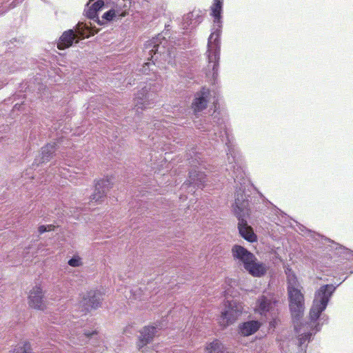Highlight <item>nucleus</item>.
<instances>
[{"instance_id": "9d476101", "label": "nucleus", "mask_w": 353, "mask_h": 353, "mask_svg": "<svg viewBox=\"0 0 353 353\" xmlns=\"http://www.w3.org/2000/svg\"><path fill=\"white\" fill-rule=\"evenodd\" d=\"M157 89L154 85H145L135 94L134 108L132 110L139 114L142 110L150 108L157 101Z\"/></svg>"}, {"instance_id": "423d86ee", "label": "nucleus", "mask_w": 353, "mask_h": 353, "mask_svg": "<svg viewBox=\"0 0 353 353\" xmlns=\"http://www.w3.org/2000/svg\"><path fill=\"white\" fill-rule=\"evenodd\" d=\"M187 159L192 169L189 171V178L186 184L202 188L206 181V174L201 171V168L207 169L205 163L203 161V155L197 148H193L187 154Z\"/></svg>"}, {"instance_id": "6ab92c4d", "label": "nucleus", "mask_w": 353, "mask_h": 353, "mask_svg": "<svg viewBox=\"0 0 353 353\" xmlns=\"http://www.w3.org/2000/svg\"><path fill=\"white\" fill-rule=\"evenodd\" d=\"M261 326V323L257 320L247 321L239 324V332L244 336H248L256 332Z\"/></svg>"}, {"instance_id": "4468645a", "label": "nucleus", "mask_w": 353, "mask_h": 353, "mask_svg": "<svg viewBox=\"0 0 353 353\" xmlns=\"http://www.w3.org/2000/svg\"><path fill=\"white\" fill-rule=\"evenodd\" d=\"M277 303L278 301L272 296L261 295L256 301V312L262 316H265L268 313L274 314V311Z\"/></svg>"}, {"instance_id": "dca6fc26", "label": "nucleus", "mask_w": 353, "mask_h": 353, "mask_svg": "<svg viewBox=\"0 0 353 353\" xmlns=\"http://www.w3.org/2000/svg\"><path fill=\"white\" fill-rule=\"evenodd\" d=\"M231 251L234 259L242 263L243 268L251 262L252 259H256L255 255L242 245L235 244Z\"/></svg>"}, {"instance_id": "a878e982", "label": "nucleus", "mask_w": 353, "mask_h": 353, "mask_svg": "<svg viewBox=\"0 0 353 353\" xmlns=\"http://www.w3.org/2000/svg\"><path fill=\"white\" fill-rule=\"evenodd\" d=\"M206 350L208 353H224V347L220 341L216 339L208 344Z\"/></svg>"}, {"instance_id": "9b49d317", "label": "nucleus", "mask_w": 353, "mask_h": 353, "mask_svg": "<svg viewBox=\"0 0 353 353\" xmlns=\"http://www.w3.org/2000/svg\"><path fill=\"white\" fill-rule=\"evenodd\" d=\"M242 303L236 300H226L221 312V319L225 326L233 323L243 312Z\"/></svg>"}, {"instance_id": "2eb2a0df", "label": "nucleus", "mask_w": 353, "mask_h": 353, "mask_svg": "<svg viewBox=\"0 0 353 353\" xmlns=\"http://www.w3.org/2000/svg\"><path fill=\"white\" fill-rule=\"evenodd\" d=\"M103 300V294L99 290H90L81 301V305L84 307L85 311H90L92 309H97L100 307Z\"/></svg>"}, {"instance_id": "f3484780", "label": "nucleus", "mask_w": 353, "mask_h": 353, "mask_svg": "<svg viewBox=\"0 0 353 353\" xmlns=\"http://www.w3.org/2000/svg\"><path fill=\"white\" fill-rule=\"evenodd\" d=\"M203 21L201 11L194 10L183 17L181 27L183 30H192L197 26Z\"/></svg>"}, {"instance_id": "b1692460", "label": "nucleus", "mask_w": 353, "mask_h": 353, "mask_svg": "<svg viewBox=\"0 0 353 353\" xmlns=\"http://www.w3.org/2000/svg\"><path fill=\"white\" fill-rule=\"evenodd\" d=\"M285 274L287 275V291L301 288L295 274L291 269L287 268Z\"/></svg>"}, {"instance_id": "cd10ccee", "label": "nucleus", "mask_w": 353, "mask_h": 353, "mask_svg": "<svg viewBox=\"0 0 353 353\" xmlns=\"http://www.w3.org/2000/svg\"><path fill=\"white\" fill-rule=\"evenodd\" d=\"M97 332L96 330L90 332L88 330H84L83 333L81 336V338H82V339H79L81 344L83 345V343H87L88 341L92 340L94 338L97 336Z\"/></svg>"}, {"instance_id": "39448f33", "label": "nucleus", "mask_w": 353, "mask_h": 353, "mask_svg": "<svg viewBox=\"0 0 353 353\" xmlns=\"http://www.w3.org/2000/svg\"><path fill=\"white\" fill-rule=\"evenodd\" d=\"M144 52L149 56L148 57L149 61L145 63L141 69L142 72L145 74L154 70V68H150V66H154L155 61L159 59L160 61L170 63L175 57L173 48H170L169 41L161 34L145 43Z\"/></svg>"}, {"instance_id": "a211bd4d", "label": "nucleus", "mask_w": 353, "mask_h": 353, "mask_svg": "<svg viewBox=\"0 0 353 353\" xmlns=\"http://www.w3.org/2000/svg\"><path fill=\"white\" fill-rule=\"evenodd\" d=\"M244 268L250 274L255 277H261L264 276L268 270L266 265L262 262H259L257 259H252Z\"/></svg>"}, {"instance_id": "ea45409f", "label": "nucleus", "mask_w": 353, "mask_h": 353, "mask_svg": "<svg viewBox=\"0 0 353 353\" xmlns=\"http://www.w3.org/2000/svg\"><path fill=\"white\" fill-rule=\"evenodd\" d=\"M157 329H158V328L157 327ZM159 329H162V327H160V328H159Z\"/></svg>"}, {"instance_id": "2f4dec72", "label": "nucleus", "mask_w": 353, "mask_h": 353, "mask_svg": "<svg viewBox=\"0 0 353 353\" xmlns=\"http://www.w3.org/2000/svg\"><path fill=\"white\" fill-rule=\"evenodd\" d=\"M298 227H299V230H300L301 232H308V233H310V234H312V233H313L311 230H308L307 228H306L304 225H301V224H299V225H298Z\"/></svg>"}, {"instance_id": "393cba45", "label": "nucleus", "mask_w": 353, "mask_h": 353, "mask_svg": "<svg viewBox=\"0 0 353 353\" xmlns=\"http://www.w3.org/2000/svg\"><path fill=\"white\" fill-rule=\"evenodd\" d=\"M103 6L104 1L103 0H97L87 11V17L89 19H94L97 17V12L99 11Z\"/></svg>"}, {"instance_id": "4c0bfd02", "label": "nucleus", "mask_w": 353, "mask_h": 353, "mask_svg": "<svg viewBox=\"0 0 353 353\" xmlns=\"http://www.w3.org/2000/svg\"><path fill=\"white\" fill-rule=\"evenodd\" d=\"M117 134H113L112 135V139H111L110 137H108V139H110V140H113L114 139H117Z\"/></svg>"}, {"instance_id": "f704fd0d", "label": "nucleus", "mask_w": 353, "mask_h": 353, "mask_svg": "<svg viewBox=\"0 0 353 353\" xmlns=\"http://www.w3.org/2000/svg\"><path fill=\"white\" fill-rule=\"evenodd\" d=\"M134 119H135V123H136V125H131V128L134 131L135 130H139V126H140V124H137V119L136 118H134Z\"/></svg>"}, {"instance_id": "58836bf2", "label": "nucleus", "mask_w": 353, "mask_h": 353, "mask_svg": "<svg viewBox=\"0 0 353 353\" xmlns=\"http://www.w3.org/2000/svg\"><path fill=\"white\" fill-rule=\"evenodd\" d=\"M95 0H89V1L88 2L87 5H88L90 2L92 1H94Z\"/></svg>"}, {"instance_id": "6e6552de", "label": "nucleus", "mask_w": 353, "mask_h": 353, "mask_svg": "<svg viewBox=\"0 0 353 353\" xmlns=\"http://www.w3.org/2000/svg\"><path fill=\"white\" fill-rule=\"evenodd\" d=\"M90 36V30L86 24L78 23L74 29L64 31L59 37L57 48L64 50L72 46L74 43H79L81 40Z\"/></svg>"}, {"instance_id": "7ed1b4c3", "label": "nucleus", "mask_w": 353, "mask_h": 353, "mask_svg": "<svg viewBox=\"0 0 353 353\" xmlns=\"http://www.w3.org/2000/svg\"><path fill=\"white\" fill-rule=\"evenodd\" d=\"M223 0H213L210 7L211 15L214 18L212 32L208 41L207 57L208 64L206 76L212 84L219 78V61L221 54V34L222 32V11Z\"/></svg>"}, {"instance_id": "f257e3e1", "label": "nucleus", "mask_w": 353, "mask_h": 353, "mask_svg": "<svg viewBox=\"0 0 353 353\" xmlns=\"http://www.w3.org/2000/svg\"><path fill=\"white\" fill-rule=\"evenodd\" d=\"M210 97V90L205 87H203L194 94L191 103L194 127L206 135L209 140L225 144L227 147L228 161L225 168L232 165H238L242 162L241 156L234 143V137L229 127L228 115L226 111L215 105L214 110L211 114L199 117V113L207 108Z\"/></svg>"}, {"instance_id": "c756f323", "label": "nucleus", "mask_w": 353, "mask_h": 353, "mask_svg": "<svg viewBox=\"0 0 353 353\" xmlns=\"http://www.w3.org/2000/svg\"><path fill=\"white\" fill-rule=\"evenodd\" d=\"M68 264L74 268L80 267L82 265L81 259L78 255H74L71 259H70L68 261Z\"/></svg>"}, {"instance_id": "412c9836", "label": "nucleus", "mask_w": 353, "mask_h": 353, "mask_svg": "<svg viewBox=\"0 0 353 353\" xmlns=\"http://www.w3.org/2000/svg\"><path fill=\"white\" fill-rule=\"evenodd\" d=\"M43 296L41 288L36 286L30 292V305L36 309L43 310Z\"/></svg>"}, {"instance_id": "ddd939ff", "label": "nucleus", "mask_w": 353, "mask_h": 353, "mask_svg": "<svg viewBox=\"0 0 353 353\" xmlns=\"http://www.w3.org/2000/svg\"><path fill=\"white\" fill-rule=\"evenodd\" d=\"M60 141L49 143L41 148V154L34 159L32 166H38L39 164L48 162L56 155V152L59 148Z\"/></svg>"}, {"instance_id": "1a4fd4ad", "label": "nucleus", "mask_w": 353, "mask_h": 353, "mask_svg": "<svg viewBox=\"0 0 353 353\" xmlns=\"http://www.w3.org/2000/svg\"><path fill=\"white\" fill-rule=\"evenodd\" d=\"M21 43L22 41L13 38L9 41H5L3 44V47L6 50V52H5L4 57H3L5 59L2 60L1 63L3 65V67H8L7 70L9 72H13L21 68V65L26 59L18 51L13 54L12 52L8 50L12 49V46L19 48Z\"/></svg>"}, {"instance_id": "c85d7f7f", "label": "nucleus", "mask_w": 353, "mask_h": 353, "mask_svg": "<svg viewBox=\"0 0 353 353\" xmlns=\"http://www.w3.org/2000/svg\"><path fill=\"white\" fill-rule=\"evenodd\" d=\"M114 18L118 19V14L117 12V10H114V8H112L108 10L102 16V19L106 21H111Z\"/></svg>"}, {"instance_id": "e433bc0d", "label": "nucleus", "mask_w": 353, "mask_h": 353, "mask_svg": "<svg viewBox=\"0 0 353 353\" xmlns=\"http://www.w3.org/2000/svg\"><path fill=\"white\" fill-rule=\"evenodd\" d=\"M21 105H22V104H18V103H16V104L14 105L13 108H14V110H20V108H21Z\"/></svg>"}, {"instance_id": "bb28decb", "label": "nucleus", "mask_w": 353, "mask_h": 353, "mask_svg": "<svg viewBox=\"0 0 353 353\" xmlns=\"http://www.w3.org/2000/svg\"><path fill=\"white\" fill-rule=\"evenodd\" d=\"M312 336V333L310 332L301 334L298 336V345L302 350L305 351L307 345H304L306 342H310Z\"/></svg>"}, {"instance_id": "72a5a7b5", "label": "nucleus", "mask_w": 353, "mask_h": 353, "mask_svg": "<svg viewBox=\"0 0 353 353\" xmlns=\"http://www.w3.org/2000/svg\"><path fill=\"white\" fill-rule=\"evenodd\" d=\"M30 345L28 343H26L23 346V350L21 353H31L29 352Z\"/></svg>"}, {"instance_id": "c9c22d12", "label": "nucleus", "mask_w": 353, "mask_h": 353, "mask_svg": "<svg viewBox=\"0 0 353 353\" xmlns=\"http://www.w3.org/2000/svg\"><path fill=\"white\" fill-rule=\"evenodd\" d=\"M8 1V0H0V4L1 5ZM22 1H23V0H14V1L13 3L17 2V3H21Z\"/></svg>"}, {"instance_id": "aec40b11", "label": "nucleus", "mask_w": 353, "mask_h": 353, "mask_svg": "<svg viewBox=\"0 0 353 353\" xmlns=\"http://www.w3.org/2000/svg\"><path fill=\"white\" fill-rule=\"evenodd\" d=\"M157 334V327L148 326L144 327L140 332L139 341L138 343L139 349L150 343Z\"/></svg>"}, {"instance_id": "4be33fe9", "label": "nucleus", "mask_w": 353, "mask_h": 353, "mask_svg": "<svg viewBox=\"0 0 353 353\" xmlns=\"http://www.w3.org/2000/svg\"><path fill=\"white\" fill-rule=\"evenodd\" d=\"M325 241L331 242L333 245L332 246L335 250V254L338 255L339 257L345 260H352L353 259V251L346 248L338 243H334L329 239H325Z\"/></svg>"}, {"instance_id": "20e7f679", "label": "nucleus", "mask_w": 353, "mask_h": 353, "mask_svg": "<svg viewBox=\"0 0 353 353\" xmlns=\"http://www.w3.org/2000/svg\"><path fill=\"white\" fill-rule=\"evenodd\" d=\"M339 285L336 286L332 284L323 285L315 292L310 310V323L314 325L312 327V330H315L314 334L319 332L321 325L324 323H327L328 317L325 314H322V313L326 309L332 296Z\"/></svg>"}, {"instance_id": "7c9ffc66", "label": "nucleus", "mask_w": 353, "mask_h": 353, "mask_svg": "<svg viewBox=\"0 0 353 353\" xmlns=\"http://www.w3.org/2000/svg\"><path fill=\"white\" fill-rule=\"evenodd\" d=\"M54 225H52V224L41 225L38 228V232L40 234H41L46 232L54 230Z\"/></svg>"}, {"instance_id": "f03ea898", "label": "nucleus", "mask_w": 353, "mask_h": 353, "mask_svg": "<svg viewBox=\"0 0 353 353\" xmlns=\"http://www.w3.org/2000/svg\"><path fill=\"white\" fill-rule=\"evenodd\" d=\"M234 182V202L231 205L233 214L238 220L240 236L250 243L257 241V236L247 219L253 212L261 210V204L256 203L260 197L252 196L255 191L254 185L246 176L242 162L225 168Z\"/></svg>"}, {"instance_id": "f8f14e48", "label": "nucleus", "mask_w": 353, "mask_h": 353, "mask_svg": "<svg viewBox=\"0 0 353 353\" xmlns=\"http://www.w3.org/2000/svg\"><path fill=\"white\" fill-rule=\"evenodd\" d=\"M112 182L110 178L98 181L95 184L94 192L91 195V202L97 204L101 203L106 197L107 192L112 188Z\"/></svg>"}, {"instance_id": "473e14b6", "label": "nucleus", "mask_w": 353, "mask_h": 353, "mask_svg": "<svg viewBox=\"0 0 353 353\" xmlns=\"http://www.w3.org/2000/svg\"><path fill=\"white\" fill-rule=\"evenodd\" d=\"M276 212L278 213V215H279L282 218L285 219V220L289 218V216L285 213H284L283 211H281L280 209H277Z\"/></svg>"}, {"instance_id": "5701e85b", "label": "nucleus", "mask_w": 353, "mask_h": 353, "mask_svg": "<svg viewBox=\"0 0 353 353\" xmlns=\"http://www.w3.org/2000/svg\"><path fill=\"white\" fill-rule=\"evenodd\" d=\"M113 3L115 5L114 8L117 10L118 19H121L128 14L131 4L130 0H117Z\"/></svg>"}, {"instance_id": "0eeeda50", "label": "nucleus", "mask_w": 353, "mask_h": 353, "mask_svg": "<svg viewBox=\"0 0 353 353\" xmlns=\"http://www.w3.org/2000/svg\"><path fill=\"white\" fill-rule=\"evenodd\" d=\"M289 309L291 314L294 330L299 333L301 329V320L305 311V298L301 288L288 290Z\"/></svg>"}]
</instances>
